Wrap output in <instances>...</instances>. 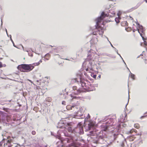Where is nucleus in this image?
I'll list each match as a JSON object with an SVG mask.
<instances>
[{"label": "nucleus", "mask_w": 147, "mask_h": 147, "mask_svg": "<svg viewBox=\"0 0 147 147\" xmlns=\"http://www.w3.org/2000/svg\"><path fill=\"white\" fill-rule=\"evenodd\" d=\"M34 68V66L32 65L26 64H22L19 65L17 67L19 70L24 72L30 71Z\"/></svg>", "instance_id": "f257e3e1"}, {"label": "nucleus", "mask_w": 147, "mask_h": 147, "mask_svg": "<svg viewBox=\"0 0 147 147\" xmlns=\"http://www.w3.org/2000/svg\"><path fill=\"white\" fill-rule=\"evenodd\" d=\"M9 136L6 139H3L0 142V147H12L13 145L11 144L12 140L9 139Z\"/></svg>", "instance_id": "f03ea898"}, {"label": "nucleus", "mask_w": 147, "mask_h": 147, "mask_svg": "<svg viewBox=\"0 0 147 147\" xmlns=\"http://www.w3.org/2000/svg\"><path fill=\"white\" fill-rule=\"evenodd\" d=\"M33 84L34 85L36 86L37 89H42L43 88V87L45 85V82H43L41 80H37L34 83H33Z\"/></svg>", "instance_id": "7ed1b4c3"}, {"label": "nucleus", "mask_w": 147, "mask_h": 147, "mask_svg": "<svg viewBox=\"0 0 147 147\" xmlns=\"http://www.w3.org/2000/svg\"><path fill=\"white\" fill-rule=\"evenodd\" d=\"M80 82L82 86L84 89L87 90L89 88V85L88 80H81Z\"/></svg>", "instance_id": "20e7f679"}, {"label": "nucleus", "mask_w": 147, "mask_h": 147, "mask_svg": "<svg viewBox=\"0 0 147 147\" xmlns=\"http://www.w3.org/2000/svg\"><path fill=\"white\" fill-rule=\"evenodd\" d=\"M107 14H105L104 12H102L100 16L97 19V23L98 24L100 23L103 18L106 16H107Z\"/></svg>", "instance_id": "39448f33"}, {"label": "nucleus", "mask_w": 147, "mask_h": 147, "mask_svg": "<svg viewBox=\"0 0 147 147\" xmlns=\"http://www.w3.org/2000/svg\"><path fill=\"white\" fill-rule=\"evenodd\" d=\"M138 31L141 36L142 35V33L144 32V29L143 26L139 24H138V28H137Z\"/></svg>", "instance_id": "423d86ee"}, {"label": "nucleus", "mask_w": 147, "mask_h": 147, "mask_svg": "<svg viewBox=\"0 0 147 147\" xmlns=\"http://www.w3.org/2000/svg\"><path fill=\"white\" fill-rule=\"evenodd\" d=\"M74 94H71L69 96V98L71 100H72L74 99L79 100L80 98L76 96Z\"/></svg>", "instance_id": "0eeeda50"}, {"label": "nucleus", "mask_w": 147, "mask_h": 147, "mask_svg": "<svg viewBox=\"0 0 147 147\" xmlns=\"http://www.w3.org/2000/svg\"><path fill=\"white\" fill-rule=\"evenodd\" d=\"M72 108L78 109L77 107L76 106H71L70 105H68L66 106V109L68 110H70L71 109H72Z\"/></svg>", "instance_id": "6e6552de"}, {"label": "nucleus", "mask_w": 147, "mask_h": 147, "mask_svg": "<svg viewBox=\"0 0 147 147\" xmlns=\"http://www.w3.org/2000/svg\"><path fill=\"white\" fill-rule=\"evenodd\" d=\"M121 25L123 26H128V24L126 21H123L121 23Z\"/></svg>", "instance_id": "1a4fd4ad"}, {"label": "nucleus", "mask_w": 147, "mask_h": 147, "mask_svg": "<svg viewBox=\"0 0 147 147\" xmlns=\"http://www.w3.org/2000/svg\"><path fill=\"white\" fill-rule=\"evenodd\" d=\"M42 62V61L40 60L39 61V62H37V63H33L32 65L34 66H34L38 65L40 63V62L41 63V62Z\"/></svg>", "instance_id": "9d476101"}, {"label": "nucleus", "mask_w": 147, "mask_h": 147, "mask_svg": "<svg viewBox=\"0 0 147 147\" xmlns=\"http://www.w3.org/2000/svg\"><path fill=\"white\" fill-rule=\"evenodd\" d=\"M135 138L134 137L132 136H129L128 138V139L130 141H133L134 139Z\"/></svg>", "instance_id": "9b49d317"}, {"label": "nucleus", "mask_w": 147, "mask_h": 147, "mask_svg": "<svg viewBox=\"0 0 147 147\" xmlns=\"http://www.w3.org/2000/svg\"><path fill=\"white\" fill-rule=\"evenodd\" d=\"M134 132L135 133H136L137 132V131L134 129H132L130 131L128 132V133L130 134H132Z\"/></svg>", "instance_id": "f8f14e48"}, {"label": "nucleus", "mask_w": 147, "mask_h": 147, "mask_svg": "<svg viewBox=\"0 0 147 147\" xmlns=\"http://www.w3.org/2000/svg\"><path fill=\"white\" fill-rule=\"evenodd\" d=\"M134 127L136 129H138L140 127V125L138 123H135L134 125Z\"/></svg>", "instance_id": "ddd939ff"}, {"label": "nucleus", "mask_w": 147, "mask_h": 147, "mask_svg": "<svg viewBox=\"0 0 147 147\" xmlns=\"http://www.w3.org/2000/svg\"><path fill=\"white\" fill-rule=\"evenodd\" d=\"M142 56H143V57H142V58L144 60H145L146 61L147 60V55H144V54L143 55H142Z\"/></svg>", "instance_id": "4468645a"}, {"label": "nucleus", "mask_w": 147, "mask_h": 147, "mask_svg": "<svg viewBox=\"0 0 147 147\" xmlns=\"http://www.w3.org/2000/svg\"><path fill=\"white\" fill-rule=\"evenodd\" d=\"M115 20L117 23H119L120 22L119 19V18H116Z\"/></svg>", "instance_id": "2eb2a0df"}, {"label": "nucleus", "mask_w": 147, "mask_h": 147, "mask_svg": "<svg viewBox=\"0 0 147 147\" xmlns=\"http://www.w3.org/2000/svg\"><path fill=\"white\" fill-rule=\"evenodd\" d=\"M144 116H141L140 117V119H142L145 118V117L147 116V112L145 113L144 114Z\"/></svg>", "instance_id": "dca6fc26"}, {"label": "nucleus", "mask_w": 147, "mask_h": 147, "mask_svg": "<svg viewBox=\"0 0 147 147\" xmlns=\"http://www.w3.org/2000/svg\"><path fill=\"white\" fill-rule=\"evenodd\" d=\"M98 31H99V34H100V35H102L103 33V31L102 30V29H100V30H98Z\"/></svg>", "instance_id": "f3484780"}, {"label": "nucleus", "mask_w": 147, "mask_h": 147, "mask_svg": "<svg viewBox=\"0 0 147 147\" xmlns=\"http://www.w3.org/2000/svg\"><path fill=\"white\" fill-rule=\"evenodd\" d=\"M125 30L127 32H130L131 31V28L129 27L126 28Z\"/></svg>", "instance_id": "a211bd4d"}, {"label": "nucleus", "mask_w": 147, "mask_h": 147, "mask_svg": "<svg viewBox=\"0 0 147 147\" xmlns=\"http://www.w3.org/2000/svg\"><path fill=\"white\" fill-rule=\"evenodd\" d=\"M81 92H82V90L80 89H78L77 90V93L76 94H78L80 93Z\"/></svg>", "instance_id": "6ab92c4d"}, {"label": "nucleus", "mask_w": 147, "mask_h": 147, "mask_svg": "<svg viewBox=\"0 0 147 147\" xmlns=\"http://www.w3.org/2000/svg\"><path fill=\"white\" fill-rule=\"evenodd\" d=\"M27 93L26 92H23V95L24 96H25L27 95Z\"/></svg>", "instance_id": "aec40b11"}, {"label": "nucleus", "mask_w": 147, "mask_h": 147, "mask_svg": "<svg viewBox=\"0 0 147 147\" xmlns=\"http://www.w3.org/2000/svg\"><path fill=\"white\" fill-rule=\"evenodd\" d=\"M77 86H74L73 87V89L74 90H77Z\"/></svg>", "instance_id": "412c9836"}, {"label": "nucleus", "mask_w": 147, "mask_h": 147, "mask_svg": "<svg viewBox=\"0 0 147 147\" xmlns=\"http://www.w3.org/2000/svg\"><path fill=\"white\" fill-rule=\"evenodd\" d=\"M36 132L35 131H33L32 132V134L33 135H35L36 134Z\"/></svg>", "instance_id": "4be33fe9"}, {"label": "nucleus", "mask_w": 147, "mask_h": 147, "mask_svg": "<svg viewBox=\"0 0 147 147\" xmlns=\"http://www.w3.org/2000/svg\"><path fill=\"white\" fill-rule=\"evenodd\" d=\"M45 58H46V57H47L49 58L50 57L49 54H48L46 55L45 56Z\"/></svg>", "instance_id": "5701e85b"}, {"label": "nucleus", "mask_w": 147, "mask_h": 147, "mask_svg": "<svg viewBox=\"0 0 147 147\" xmlns=\"http://www.w3.org/2000/svg\"><path fill=\"white\" fill-rule=\"evenodd\" d=\"M3 67L2 63L1 62H0V68H1Z\"/></svg>", "instance_id": "b1692460"}, {"label": "nucleus", "mask_w": 147, "mask_h": 147, "mask_svg": "<svg viewBox=\"0 0 147 147\" xmlns=\"http://www.w3.org/2000/svg\"><path fill=\"white\" fill-rule=\"evenodd\" d=\"M63 48H62V47H59L58 48V49H63Z\"/></svg>", "instance_id": "393cba45"}, {"label": "nucleus", "mask_w": 147, "mask_h": 147, "mask_svg": "<svg viewBox=\"0 0 147 147\" xmlns=\"http://www.w3.org/2000/svg\"><path fill=\"white\" fill-rule=\"evenodd\" d=\"M28 81L30 82V83H32V84H33V83H34L33 82H32L31 80H30L28 79Z\"/></svg>", "instance_id": "a878e982"}, {"label": "nucleus", "mask_w": 147, "mask_h": 147, "mask_svg": "<svg viewBox=\"0 0 147 147\" xmlns=\"http://www.w3.org/2000/svg\"><path fill=\"white\" fill-rule=\"evenodd\" d=\"M96 75H93V77L94 78H96Z\"/></svg>", "instance_id": "bb28decb"}, {"label": "nucleus", "mask_w": 147, "mask_h": 147, "mask_svg": "<svg viewBox=\"0 0 147 147\" xmlns=\"http://www.w3.org/2000/svg\"><path fill=\"white\" fill-rule=\"evenodd\" d=\"M130 18H131V20H133V18H132V17H130Z\"/></svg>", "instance_id": "cd10ccee"}, {"label": "nucleus", "mask_w": 147, "mask_h": 147, "mask_svg": "<svg viewBox=\"0 0 147 147\" xmlns=\"http://www.w3.org/2000/svg\"><path fill=\"white\" fill-rule=\"evenodd\" d=\"M146 2V3H147V0H144Z\"/></svg>", "instance_id": "c85d7f7f"}, {"label": "nucleus", "mask_w": 147, "mask_h": 147, "mask_svg": "<svg viewBox=\"0 0 147 147\" xmlns=\"http://www.w3.org/2000/svg\"><path fill=\"white\" fill-rule=\"evenodd\" d=\"M88 68L86 69V71H88Z\"/></svg>", "instance_id": "c756f323"}, {"label": "nucleus", "mask_w": 147, "mask_h": 147, "mask_svg": "<svg viewBox=\"0 0 147 147\" xmlns=\"http://www.w3.org/2000/svg\"><path fill=\"white\" fill-rule=\"evenodd\" d=\"M104 130V131H106V129H105Z\"/></svg>", "instance_id": "7c9ffc66"}, {"label": "nucleus", "mask_w": 147, "mask_h": 147, "mask_svg": "<svg viewBox=\"0 0 147 147\" xmlns=\"http://www.w3.org/2000/svg\"><path fill=\"white\" fill-rule=\"evenodd\" d=\"M81 128L82 129V130L83 127H81Z\"/></svg>", "instance_id": "2f4dec72"}, {"label": "nucleus", "mask_w": 147, "mask_h": 147, "mask_svg": "<svg viewBox=\"0 0 147 147\" xmlns=\"http://www.w3.org/2000/svg\"><path fill=\"white\" fill-rule=\"evenodd\" d=\"M49 98V97H48V98H47V99H48V98Z\"/></svg>", "instance_id": "473e14b6"}, {"label": "nucleus", "mask_w": 147, "mask_h": 147, "mask_svg": "<svg viewBox=\"0 0 147 147\" xmlns=\"http://www.w3.org/2000/svg\"><path fill=\"white\" fill-rule=\"evenodd\" d=\"M65 94V95H67V94Z\"/></svg>", "instance_id": "72a5a7b5"}, {"label": "nucleus", "mask_w": 147, "mask_h": 147, "mask_svg": "<svg viewBox=\"0 0 147 147\" xmlns=\"http://www.w3.org/2000/svg\"><path fill=\"white\" fill-rule=\"evenodd\" d=\"M88 116H89V117H90V115H89V114H88Z\"/></svg>", "instance_id": "f704fd0d"}, {"label": "nucleus", "mask_w": 147, "mask_h": 147, "mask_svg": "<svg viewBox=\"0 0 147 147\" xmlns=\"http://www.w3.org/2000/svg\"><path fill=\"white\" fill-rule=\"evenodd\" d=\"M47 59V60H48L49 59V58L48 59Z\"/></svg>", "instance_id": "c9c22d12"}, {"label": "nucleus", "mask_w": 147, "mask_h": 147, "mask_svg": "<svg viewBox=\"0 0 147 147\" xmlns=\"http://www.w3.org/2000/svg\"><path fill=\"white\" fill-rule=\"evenodd\" d=\"M66 97H65V98H66Z\"/></svg>", "instance_id": "e433bc0d"}, {"label": "nucleus", "mask_w": 147, "mask_h": 147, "mask_svg": "<svg viewBox=\"0 0 147 147\" xmlns=\"http://www.w3.org/2000/svg\"><path fill=\"white\" fill-rule=\"evenodd\" d=\"M45 147H47V146H45Z\"/></svg>", "instance_id": "4c0bfd02"}]
</instances>
